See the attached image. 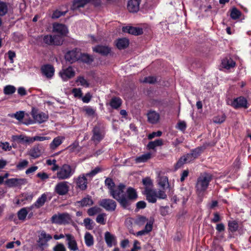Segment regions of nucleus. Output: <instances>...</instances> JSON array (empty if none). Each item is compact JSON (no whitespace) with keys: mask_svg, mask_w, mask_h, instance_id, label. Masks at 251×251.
Wrapping results in <instances>:
<instances>
[{"mask_svg":"<svg viewBox=\"0 0 251 251\" xmlns=\"http://www.w3.org/2000/svg\"><path fill=\"white\" fill-rule=\"evenodd\" d=\"M126 185L123 183H120L118 186H116L114 189L109 192V195L116 201L124 208H128V202L126 199V195L125 189Z\"/></svg>","mask_w":251,"mask_h":251,"instance_id":"obj_1","label":"nucleus"},{"mask_svg":"<svg viewBox=\"0 0 251 251\" xmlns=\"http://www.w3.org/2000/svg\"><path fill=\"white\" fill-rule=\"evenodd\" d=\"M212 179V176L210 174L203 173L200 175L196 184V189L198 194H202L206 190Z\"/></svg>","mask_w":251,"mask_h":251,"instance_id":"obj_2","label":"nucleus"},{"mask_svg":"<svg viewBox=\"0 0 251 251\" xmlns=\"http://www.w3.org/2000/svg\"><path fill=\"white\" fill-rule=\"evenodd\" d=\"M204 148L199 147L192 150L190 153H187L180 157L176 165V168L178 169L181 167L184 164L189 163L198 158L203 151Z\"/></svg>","mask_w":251,"mask_h":251,"instance_id":"obj_3","label":"nucleus"},{"mask_svg":"<svg viewBox=\"0 0 251 251\" xmlns=\"http://www.w3.org/2000/svg\"><path fill=\"white\" fill-rule=\"evenodd\" d=\"M144 194L146 196V199L150 203H155L157 199H165L167 198V195L163 190H157L155 189H147L144 191Z\"/></svg>","mask_w":251,"mask_h":251,"instance_id":"obj_4","label":"nucleus"},{"mask_svg":"<svg viewBox=\"0 0 251 251\" xmlns=\"http://www.w3.org/2000/svg\"><path fill=\"white\" fill-rule=\"evenodd\" d=\"M75 169L70 165L64 164L58 169L56 173V176L53 178H57L59 180H65L70 178L75 173Z\"/></svg>","mask_w":251,"mask_h":251,"instance_id":"obj_5","label":"nucleus"},{"mask_svg":"<svg viewBox=\"0 0 251 251\" xmlns=\"http://www.w3.org/2000/svg\"><path fill=\"white\" fill-rule=\"evenodd\" d=\"M43 42L48 45H61L63 42L62 38L60 36L46 35L43 37Z\"/></svg>","mask_w":251,"mask_h":251,"instance_id":"obj_6","label":"nucleus"},{"mask_svg":"<svg viewBox=\"0 0 251 251\" xmlns=\"http://www.w3.org/2000/svg\"><path fill=\"white\" fill-rule=\"evenodd\" d=\"M69 182L67 181H61L58 182L55 186V192L60 196L66 195L69 190Z\"/></svg>","mask_w":251,"mask_h":251,"instance_id":"obj_7","label":"nucleus"},{"mask_svg":"<svg viewBox=\"0 0 251 251\" xmlns=\"http://www.w3.org/2000/svg\"><path fill=\"white\" fill-rule=\"evenodd\" d=\"M100 205L108 211H114L117 207L116 201L110 199H104L100 202Z\"/></svg>","mask_w":251,"mask_h":251,"instance_id":"obj_8","label":"nucleus"},{"mask_svg":"<svg viewBox=\"0 0 251 251\" xmlns=\"http://www.w3.org/2000/svg\"><path fill=\"white\" fill-rule=\"evenodd\" d=\"M80 52L76 49L68 51L65 55L66 60L70 63H73L79 60Z\"/></svg>","mask_w":251,"mask_h":251,"instance_id":"obj_9","label":"nucleus"},{"mask_svg":"<svg viewBox=\"0 0 251 251\" xmlns=\"http://www.w3.org/2000/svg\"><path fill=\"white\" fill-rule=\"evenodd\" d=\"M26 183L27 180L25 178H12L8 179L5 181V184L9 187H20Z\"/></svg>","mask_w":251,"mask_h":251,"instance_id":"obj_10","label":"nucleus"},{"mask_svg":"<svg viewBox=\"0 0 251 251\" xmlns=\"http://www.w3.org/2000/svg\"><path fill=\"white\" fill-rule=\"evenodd\" d=\"M104 137V133L99 127L95 126L93 129L91 140L96 144L101 141Z\"/></svg>","mask_w":251,"mask_h":251,"instance_id":"obj_11","label":"nucleus"},{"mask_svg":"<svg viewBox=\"0 0 251 251\" xmlns=\"http://www.w3.org/2000/svg\"><path fill=\"white\" fill-rule=\"evenodd\" d=\"M75 72L71 66L62 69L59 72V75L64 81H66L74 77Z\"/></svg>","mask_w":251,"mask_h":251,"instance_id":"obj_12","label":"nucleus"},{"mask_svg":"<svg viewBox=\"0 0 251 251\" xmlns=\"http://www.w3.org/2000/svg\"><path fill=\"white\" fill-rule=\"evenodd\" d=\"M231 105L236 109L240 108H247L248 107L247 100L243 97H239L234 99Z\"/></svg>","mask_w":251,"mask_h":251,"instance_id":"obj_13","label":"nucleus"},{"mask_svg":"<svg viewBox=\"0 0 251 251\" xmlns=\"http://www.w3.org/2000/svg\"><path fill=\"white\" fill-rule=\"evenodd\" d=\"M41 71L44 75L50 79L53 76L55 70L52 65L46 64L41 67Z\"/></svg>","mask_w":251,"mask_h":251,"instance_id":"obj_14","label":"nucleus"},{"mask_svg":"<svg viewBox=\"0 0 251 251\" xmlns=\"http://www.w3.org/2000/svg\"><path fill=\"white\" fill-rule=\"evenodd\" d=\"M86 174H82L80 175L76 178V184L77 187L81 190H85L87 187V179Z\"/></svg>","mask_w":251,"mask_h":251,"instance_id":"obj_15","label":"nucleus"},{"mask_svg":"<svg viewBox=\"0 0 251 251\" xmlns=\"http://www.w3.org/2000/svg\"><path fill=\"white\" fill-rule=\"evenodd\" d=\"M53 31L54 32L58 33L62 38V36H65L68 32V29L67 27L63 24L54 23L53 25Z\"/></svg>","mask_w":251,"mask_h":251,"instance_id":"obj_16","label":"nucleus"},{"mask_svg":"<svg viewBox=\"0 0 251 251\" xmlns=\"http://www.w3.org/2000/svg\"><path fill=\"white\" fill-rule=\"evenodd\" d=\"M126 194L127 196V197H126V199L127 200L128 202V208L130 205L131 201H135L138 197V195L135 189L130 187L127 189Z\"/></svg>","mask_w":251,"mask_h":251,"instance_id":"obj_17","label":"nucleus"},{"mask_svg":"<svg viewBox=\"0 0 251 251\" xmlns=\"http://www.w3.org/2000/svg\"><path fill=\"white\" fill-rule=\"evenodd\" d=\"M43 151V148L40 145H35L29 151V155L33 158L39 157Z\"/></svg>","mask_w":251,"mask_h":251,"instance_id":"obj_18","label":"nucleus"},{"mask_svg":"<svg viewBox=\"0 0 251 251\" xmlns=\"http://www.w3.org/2000/svg\"><path fill=\"white\" fill-rule=\"evenodd\" d=\"M32 115L35 122L39 124L46 122L48 119V115L43 112H32Z\"/></svg>","mask_w":251,"mask_h":251,"instance_id":"obj_19","label":"nucleus"},{"mask_svg":"<svg viewBox=\"0 0 251 251\" xmlns=\"http://www.w3.org/2000/svg\"><path fill=\"white\" fill-rule=\"evenodd\" d=\"M141 0H129L127 3V9L130 12H137L139 9Z\"/></svg>","mask_w":251,"mask_h":251,"instance_id":"obj_20","label":"nucleus"},{"mask_svg":"<svg viewBox=\"0 0 251 251\" xmlns=\"http://www.w3.org/2000/svg\"><path fill=\"white\" fill-rule=\"evenodd\" d=\"M123 31L129 34L139 35L143 33V30L141 28L132 26H125L123 27Z\"/></svg>","mask_w":251,"mask_h":251,"instance_id":"obj_21","label":"nucleus"},{"mask_svg":"<svg viewBox=\"0 0 251 251\" xmlns=\"http://www.w3.org/2000/svg\"><path fill=\"white\" fill-rule=\"evenodd\" d=\"M148 121L152 124H156L159 119L160 115L155 111L150 110L147 114Z\"/></svg>","mask_w":251,"mask_h":251,"instance_id":"obj_22","label":"nucleus"},{"mask_svg":"<svg viewBox=\"0 0 251 251\" xmlns=\"http://www.w3.org/2000/svg\"><path fill=\"white\" fill-rule=\"evenodd\" d=\"M93 51L102 55H107L111 51V49L107 46L98 45L93 49Z\"/></svg>","mask_w":251,"mask_h":251,"instance_id":"obj_23","label":"nucleus"},{"mask_svg":"<svg viewBox=\"0 0 251 251\" xmlns=\"http://www.w3.org/2000/svg\"><path fill=\"white\" fill-rule=\"evenodd\" d=\"M47 200V196L46 194H43L40 197H39L35 202L31 206L30 209L34 208H39L44 205L45 202Z\"/></svg>","mask_w":251,"mask_h":251,"instance_id":"obj_24","label":"nucleus"},{"mask_svg":"<svg viewBox=\"0 0 251 251\" xmlns=\"http://www.w3.org/2000/svg\"><path fill=\"white\" fill-rule=\"evenodd\" d=\"M67 240L68 241V248L74 251L78 250L76 241L74 240V237L70 234L66 235Z\"/></svg>","mask_w":251,"mask_h":251,"instance_id":"obj_25","label":"nucleus"},{"mask_svg":"<svg viewBox=\"0 0 251 251\" xmlns=\"http://www.w3.org/2000/svg\"><path fill=\"white\" fill-rule=\"evenodd\" d=\"M64 139L65 138L63 136H57L54 138L50 145V148L53 150L56 149L62 143Z\"/></svg>","mask_w":251,"mask_h":251,"instance_id":"obj_26","label":"nucleus"},{"mask_svg":"<svg viewBox=\"0 0 251 251\" xmlns=\"http://www.w3.org/2000/svg\"><path fill=\"white\" fill-rule=\"evenodd\" d=\"M91 0H74L73 8L74 10L79 9L81 7H83L88 3H90Z\"/></svg>","mask_w":251,"mask_h":251,"instance_id":"obj_27","label":"nucleus"},{"mask_svg":"<svg viewBox=\"0 0 251 251\" xmlns=\"http://www.w3.org/2000/svg\"><path fill=\"white\" fill-rule=\"evenodd\" d=\"M235 65V62L231 58H225L222 62V67L227 70L233 68Z\"/></svg>","mask_w":251,"mask_h":251,"instance_id":"obj_28","label":"nucleus"},{"mask_svg":"<svg viewBox=\"0 0 251 251\" xmlns=\"http://www.w3.org/2000/svg\"><path fill=\"white\" fill-rule=\"evenodd\" d=\"M129 45V41L126 38H120L117 40L116 43L117 47L120 49L122 50L126 48Z\"/></svg>","mask_w":251,"mask_h":251,"instance_id":"obj_29","label":"nucleus"},{"mask_svg":"<svg viewBox=\"0 0 251 251\" xmlns=\"http://www.w3.org/2000/svg\"><path fill=\"white\" fill-rule=\"evenodd\" d=\"M109 104L113 108L118 109L122 104V100L119 98L114 97L111 99Z\"/></svg>","mask_w":251,"mask_h":251,"instance_id":"obj_30","label":"nucleus"},{"mask_svg":"<svg viewBox=\"0 0 251 251\" xmlns=\"http://www.w3.org/2000/svg\"><path fill=\"white\" fill-rule=\"evenodd\" d=\"M240 227V225L237 221H229L228 229L231 232L237 231Z\"/></svg>","mask_w":251,"mask_h":251,"instance_id":"obj_31","label":"nucleus"},{"mask_svg":"<svg viewBox=\"0 0 251 251\" xmlns=\"http://www.w3.org/2000/svg\"><path fill=\"white\" fill-rule=\"evenodd\" d=\"M82 207L91 205L93 204V201L90 197H85L80 201L77 202Z\"/></svg>","mask_w":251,"mask_h":251,"instance_id":"obj_32","label":"nucleus"},{"mask_svg":"<svg viewBox=\"0 0 251 251\" xmlns=\"http://www.w3.org/2000/svg\"><path fill=\"white\" fill-rule=\"evenodd\" d=\"M71 217L67 213H58L53 215L51 220H70Z\"/></svg>","mask_w":251,"mask_h":251,"instance_id":"obj_33","label":"nucleus"},{"mask_svg":"<svg viewBox=\"0 0 251 251\" xmlns=\"http://www.w3.org/2000/svg\"><path fill=\"white\" fill-rule=\"evenodd\" d=\"M151 157V153H147L143 154L138 157H137L135 159L136 163H142L147 162L149 159H150Z\"/></svg>","mask_w":251,"mask_h":251,"instance_id":"obj_34","label":"nucleus"},{"mask_svg":"<svg viewBox=\"0 0 251 251\" xmlns=\"http://www.w3.org/2000/svg\"><path fill=\"white\" fill-rule=\"evenodd\" d=\"M163 145V141L162 139H157L153 141L150 142L147 147L149 149L154 150L156 147L161 146Z\"/></svg>","mask_w":251,"mask_h":251,"instance_id":"obj_35","label":"nucleus"},{"mask_svg":"<svg viewBox=\"0 0 251 251\" xmlns=\"http://www.w3.org/2000/svg\"><path fill=\"white\" fill-rule=\"evenodd\" d=\"M13 139L15 141H18L20 142L21 143H31L30 142V139L31 137H27L24 135H16L14 136L13 137Z\"/></svg>","mask_w":251,"mask_h":251,"instance_id":"obj_36","label":"nucleus"},{"mask_svg":"<svg viewBox=\"0 0 251 251\" xmlns=\"http://www.w3.org/2000/svg\"><path fill=\"white\" fill-rule=\"evenodd\" d=\"M85 243L88 247H90L94 244V238L93 236L89 233L86 232L85 236Z\"/></svg>","mask_w":251,"mask_h":251,"instance_id":"obj_37","label":"nucleus"},{"mask_svg":"<svg viewBox=\"0 0 251 251\" xmlns=\"http://www.w3.org/2000/svg\"><path fill=\"white\" fill-rule=\"evenodd\" d=\"M105 240L107 246L109 247H111L112 243L115 240V238L109 232H106L105 233Z\"/></svg>","mask_w":251,"mask_h":251,"instance_id":"obj_38","label":"nucleus"},{"mask_svg":"<svg viewBox=\"0 0 251 251\" xmlns=\"http://www.w3.org/2000/svg\"><path fill=\"white\" fill-rule=\"evenodd\" d=\"M79 60L86 63H90L93 61V59L91 56L85 53L82 54L81 52Z\"/></svg>","mask_w":251,"mask_h":251,"instance_id":"obj_39","label":"nucleus"},{"mask_svg":"<svg viewBox=\"0 0 251 251\" xmlns=\"http://www.w3.org/2000/svg\"><path fill=\"white\" fill-rule=\"evenodd\" d=\"M159 186L164 189L167 185H169L168 177L166 176H160L158 180Z\"/></svg>","mask_w":251,"mask_h":251,"instance_id":"obj_40","label":"nucleus"},{"mask_svg":"<svg viewBox=\"0 0 251 251\" xmlns=\"http://www.w3.org/2000/svg\"><path fill=\"white\" fill-rule=\"evenodd\" d=\"M143 184L145 186L144 190L152 189L153 184L151 180L149 177H146L143 179Z\"/></svg>","mask_w":251,"mask_h":251,"instance_id":"obj_41","label":"nucleus"},{"mask_svg":"<svg viewBox=\"0 0 251 251\" xmlns=\"http://www.w3.org/2000/svg\"><path fill=\"white\" fill-rule=\"evenodd\" d=\"M16 89L13 85H6L3 89V92L5 95H11L16 92Z\"/></svg>","mask_w":251,"mask_h":251,"instance_id":"obj_42","label":"nucleus"},{"mask_svg":"<svg viewBox=\"0 0 251 251\" xmlns=\"http://www.w3.org/2000/svg\"><path fill=\"white\" fill-rule=\"evenodd\" d=\"M76 82L79 83L78 85L84 87H88L90 85L88 81L82 76L77 77Z\"/></svg>","mask_w":251,"mask_h":251,"instance_id":"obj_43","label":"nucleus"},{"mask_svg":"<svg viewBox=\"0 0 251 251\" xmlns=\"http://www.w3.org/2000/svg\"><path fill=\"white\" fill-rule=\"evenodd\" d=\"M101 211V209L98 206H94L89 208L87 213L89 216H94L99 214Z\"/></svg>","mask_w":251,"mask_h":251,"instance_id":"obj_44","label":"nucleus"},{"mask_svg":"<svg viewBox=\"0 0 251 251\" xmlns=\"http://www.w3.org/2000/svg\"><path fill=\"white\" fill-rule=\"evenodd\" d=\"M105 186L107 187L109 189V192L111 191L116 186L113 180L110 178H107L105 180Z\"/></svg>","mask_w":251,"mask_h":251,"instance_id":"obj_45","label":"nucleus"},{"mask_svg":"<svg viewBox=\"0 0 251 251\" xmlns=\"http://www.w3.org/2000/svg\"><path fill=\"white\" fill-rule=\"evenodd\" d=\"M8 11L7 5L5 2H0V16L5 15Z\"/></svg>","mask_w":251,"mask_h":251,"instance_id":"obj_46","label":"nucleus"},{"mask_svg":"<svg viewBox=\"0 0 251 251\" xmlns=\"http://www.w3.org/2000/svg\"><path fill=\"white\" fill-rule=\"evenodd\" d=\"M50 138L48 136H35L33 137H31L30 142L33 143L35 141H44L45 140H50Z\"/></svg>","mask_w":251,"mask_h":251,"instance_id":"obj_47","label":"nucleus"},{"mask_svg":"<svg viewBox=\"0 0 251 251\" xmlns=\"http://www.w3.org/2000/svg\"><path fill=\"white\" fill-rule=\"evenodd\" d=\"M27 214V211L25 208L21 209L18 213L19 220H25Z\"/></svg>","mask_w":251,"mask_h":251,"instance_id":"obj_48","label":"nucleus"},{"mask_svg":"<svg viewBox=\"0 0 251 251\" xmlns=\"http://www.w3.org/2000/svg\"><path fill=\"white\" fill-rule=\"evenodd\" d=\"M241 14V12L237 9L234 8L232 9L231 13L230 16L233 19H237L239 18Z\"/></svg>","mask_w":251,"mask_h":251,"instance_id":"obj_49","label":"nucleus"},{"mask_svg":"<svg viewBox=\"0 0 251 251\" xmlns=\"http://www.w3.org/2000/svg\"><path fill=\"white\" fill-rule=\"evenodd\" d=\"M67 13V11L64 12H61L58 10H56L53 12L52 14L51 18L52 19H57L60 17L61 16L65 15Z\"/></svg>","mask_w":251,"mask_h":251,"instance_id":"obj_50","label":"nucleus"},{"mask_svg":"<svg viewBox=\"0 0 251 251\" xmlns=\"http://www.w3.org/2000/svg\"><path fill=\"white\" fill-rule=\"evenodd\" d=\"M226 119V116L225 115L222 116H218L213 118V122L216 124H221L223 123Z\"/></svg>","mask_w":251,"mask_h":251,"instance_id":"obj_51","label":"nucleus"},{"mask_svg":"<svg viewBox=\"0 0 251 251\" xmlns=\"http://www.w3.org/2000/svg\"><path fill=\"white\" fill-rule=\"evenodd\" d=\"M72 93L75 97L80 98L82 96V93L80 88H74L72 90Z\"/></svg>","mask_w":251,"mask_h":251,"instance_id":"obj_52","label":"nucleus"},{"mask_svg":"<svg viewBox=\"0 0 251 251\" xmlns=\"http://www.w3.org/2000/svg\"><path fill=\"white\" fill-rule=\"evenodd\" d=\"M156 81V78L153 76H149L145 77L143 81V82L150 84H153Z\"/></svg>","mask_w":251,"mask_h":251,"instance_id":"obj_53","label":"nucleus"},{"mask_svg":"<svg viewBox=\"0 0 251 251\" xmlns=\"http://www.w3.org/2000/svg\"><path fill=\"white\" fill-rule=\"evenodd\" d=\"M0 147L5 151H10L12 149V147L10 146L9 143L7 142L4 143H0Z\"/></svg>","mask_w":251,"mask_h":251,"instance_id":"obj_54","label":"nucleus"},{"mask_svg":"<svg viewBox=\"0 0 251 251\" xmlns=\"http://www.w3.org/2000/svg\"><path fill=\"white\" fill-rule=\"evenodd\" d=\"M13 117L17 120L21 121L23 120L24 117V112L22 111L17 112L14 114Z\"/></svg>","mask_w":251,"mask_h":251,"instance_id":"obj_55","label":"nucleus"},{"mask_svg":"<svg viewBox=\"0 0 251 251\" xmlns=\"http://www.w3.org/2000/svg\"><path fill=\"white\" fill-rule=\"evenodd\" d=\"M84 110L86 113L90 116H92L95 115V110L90 107H86L84 108Z\"/></svg>","mask_w":251,"mask_h":251,"instance_id":"obj_56","label":"nucleus"},{"mask_svg":"<svg viewBox=\"0 0 251 251\" xmlns=\"http://www.w3.org/2000/svg\"><path fill=\"white\" fill-rule=\"evenodd\" d=\"M37 176L40 178L42 180L44 181L49 178V175L44 172H40L37 174Z\"/></svg>","mask_w":251,"mask_h":251,"instance_id":"obj_57","label":"nucleus"},{"mask_svg":"<svg viewBox=\"0 0 251 251\" xmlns=\"http://www.w3.org/2000/svg\"><path fill=\"white\" fill-rule=\"evenodd\" d=\"M39 237H40L42 239H44L46 241H49L50 239H51V236L49 234H47L46 233L43 231L41 232Z\"/></svg>","mask_w":251,"mask_h":251,"instance_id":"obj_58","label":"nucleus"},{"mask_svg":"<svg viewBox=\"0 0 251 251\" xmlns=\"http://www.w3.org/2000/svg\"><path fill=\"white\" fill-rule=\"evenodd\" d=\"M83 224L87 229L91 230L93 228V221H84Z\"/></svg>","mask_w":251,"mask_h":251,"instance_id":"obj_59","label":"nucleus"},{"mask_svg":"<svg viewBox=\"0 0 251 251\" xmlns=\"http://www.w3.org/2000/svg\"><path fill=\"white\" fill-rule=\"evenodd\" d=\"M152 225L153 221H150V222L146 224L144 229L147 232V233L151 231L152 229Z\"/></svg>","mask_w":251,"mask_h":251,"instance_id":"obj_60","label":"nucleus"},{"mask_svg":"<svg viewBox=\"0 0 251 251\" xmlns=\"http://www.w3.org/2000/svg\"><path fill=\"white\" fill-rule=\"evenodd\" d=\"M81 98L82 100L83 101V102L88 103L92 98V96L90 93H87V94H85V95L84 97Z\"/></svg>","mask_w":251,"mask_h":251,"instance_id":"obj_61","label":"nucleus"},{"mask_svg":"<svg viewBox=\"0 0 251 251\" xmlns=\"http://www.w3.org/2000/svg\"><path fill=\"white\" fill-rule=\"evenodd\" d=\"M100 170L99 168H96L94 170L91 171L90 173L86 174V176L89 177H93L95 176L97 173L100 172Z\"/></svg>","mask_w":251,"mask_h":251,"instance_id":"obj_62","label":"nucleus"},{"mask_svg":"<svg viewBox=\"0 0 251 251\" xmlns=\"http://www.w3.org/2000/svg\"><path fill=\"white\" fill-rule=\"evenodd\" d=\"M28 164V162L27 160H24L17 165V168L20 170L22 169L27 166Z\"/></svg>","mask_w":251,"mask_h":251,"instance_id":"obj_63","label":"nucleus"},{"mask_svg":"<svg viewBox=\"0 0 251 251\" xmlns=\"http://www.w3.org/2000/svg\"><path fill=\"white\" fill-rule=\"evenodd\" d=\"M54 251H65V248L62 244H58L53 248Z\"/></svg>","mask_w":251,"mask_h":251,"instance_id":"obj_64","label":"nucleus"}]
</instances>
